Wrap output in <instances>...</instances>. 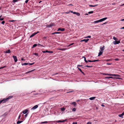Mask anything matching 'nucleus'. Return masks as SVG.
<instances>
[{"instance_id": "nucleus-64", "label": "nucleus", "mask_w": 124, "mask_h": 124, "mask_svg": "<svg viewBox=\"0 0 124 124\" xmlns=\"http://www.w3.org/2000/svg\"><path fill=\"white\" fill-rule=\"evenodd\" d=\"M121 21H124V19H122L121 20Z\"/></svg>"}, {"instance_id": "nucleus-52", "label": "nucleus", "mask_w": 124, "mask_h": 124, "mask_svg": "<svg viewBox=\"0 0 124 124\" xmlns=\"http://www.w3.org/2000/svg\"><path fill=\"white\" fill-rule=\"evenodd\" d=\"M82 65H78L77 66V67H78L79 66L82 67Z\"/></svg>"}, {"instance_id": "nucleus-17", "label": "nucleus", "mask_w": 124, "mask_h": 124, "mask_svg": "<svg viewBox=\"0 0 124 124\" xmlns=\"http://www.w3.org/2000/svg\"><path fill=\"white\" fill-rule=\"evenodd\" d=\"M61 33L60 32H53L52 33V35L54 34H58L59 33Z\"/></svg>"}, {"instance_id": "nucleus-27", "label": "nucleus", "mask_w": 124, "mask_h": 124, "mask_svg": "<svg viewBox=\"0 0 124 124\" xmlns=\"http://www.w3.org/2000/svg\"><path fill=\"white\" fill-rule=\"evenodd\" d=\"M61 110L62 111H64L65 110V108H61Z\"/></svg>"}, {"instance_id": "nucleus-61", "label": "nucleus", "mask_w": 124, "mask_h": 124, "mask_svg": "<svg viewBox=\"0 0 124 124\" xmlns=\"http://www.w3.org/2000/svg\"><path fill=\"white\" fill-rule=\"evenodd\" d=\"M119 76L118 74H116V77H119Z\"/></svg>"}, {"instance_id": "nucleus-15", "label": "nucleus", "mask_w": 124, "mask_h": 124, "mask_svg": "<svg viewBox=\"0 0 124 124\" xmlns=\"http://www.w3.org/2000/svg\"><path fill=\"white\" fill-rule=\"evenodd\" d=\"M104 47H105L104 46H103L102 47H100V49L101 51H102L104 50Z\"/></svg>"}, {"instance_id": "nucleus-30", "label": "nucleus", "mask_w": 124, "mask_h": 124, "mask_svg": "<svg viewBox=\"0 0 124 124\" xmlns=\"http://www.w3.org/2000/svg\"><path fill=\"white\" fill-rule=\"evenodd\" d=\"M102 74L104 75H108L109 76L110 74H108V73H102Z\"/></svg>"}, {"instance_id": "nucleus-31", "label": "nucleus", "mask_w": 124, "mask_h": 124, "mask_svg": "<svg viewBox=\"0 0 124 124\" xmlns=\"http://www.w3.org/2000/svg\"><path fill=\"white\" fill-rule=\"evenodd\" d=\"M37 46V44H34L32 46V48H33L35 47L36 46Z\"/></svg>"}, {"instance_id": "nucleus-57", "label": "nucleus", "mask_w": 124, "mask_h": 124, "mask_svg": "<svg viewBox=\"0 0 124 124\" xmlns=\"http://www.w3.org/2000/svg\"><path fill=\"white\" fill-rule=\"evenodd\" d=\"M70 11L69 12H65V13H66V14H69L70 13Z\"/></svg>"}, {"instance_id": "nucleus-45", "label": "nucleus", "mask_w": 124, "mask_h": 124, "mask_svg": "<svg viewBox=\"0 0 124 124\" xmlns=\"http://www.w3.org/2000/svg\"><path fill=\"white\" fill-rule=\"evenodd\" d=\"M92 123L90 122H88L86 124H91Z\"/></svg>"}, {"instance_id": "nucleus-11", "label": "nucleus", "mask_w": 124, "mask_h": 124, "mask_svg": "<svg viewBox=\"0 0 124 124\" xmlns=\"http://www.w3.org/2000/svg\"><path fill=\"white\" fill-rule=\"evenodd\" d=\"M107 18V17H105L100 20V22H102L106 20Z\"/></svg>"}, {"instance_id": "nucleus-37", "label": "nucleus", "mask_w": 124, "mask_h": 124, "mask_svg": "<svg viewBox=\"0 0 124 124\" xmlns=\"http://www.w3.org/2000/svg\"><path fill=\"white\" fill-rule=\"evenodd\" d=\"M76 110V109L75 108H73L72 109V111L73 112L75 111Z\"/></svg>"}, {"instance_id": "nucleus-16", "label": "nucleus", "mask_w": 124, "mask_h": 124, "mask_svg": "<svg viewBox=\"0 0 124 124\" xmlns=\"http://www.w3.org/2000/svg\"><path fill=\"white\" fill-rule=\"evenodd\" d=\"M85 67H93V66H92V65H91V66H88V65H86V66H85L84 67H82V68L85 69Z\"/></svg>"}, {"instance_id": "nucleus-6", "label": "nucleus", "mask_w": 124, "mask_h": 124, "mask_svg": "<svg viewBox=\"0 0 124 124\" xmlns=\"http://www.w3.org/2000/svg\"><path fill=\"white\" fill-rule=\"evenodd\" d=\"M65 30V29L64 28H59L58 30H57L58 31H63Z\"/></svg>"}, {"instance_id": "nucleus-39", "label": "nucleus", "mask_w": 124, "mask_h": 124, "mask_svg": "<svg viewBox=\"0 0 124 124\" xmlns=\"http://www.w3.org/2000/svg\"><path fill=\"white\" fill-rule=\"evenodd\" d=\"M48 123V122L47 121H45L44 122H42L41 123V124H43V123Z\"/></svg>"}, {"instance_id": "nucleus-59", "label": "nucleus", "mask_w": 124, "mask_h": 124, "mask_svg": "<svg viewBox=\"0 0 124 124\" xmlns=\"http://www.w3.org/2000/svg\"><path fill=\"white\" fill-rule=\"evenodd\" d=\"M118 60H119V59H118V58H116L115 59V60L116 61H117Z\"/></svg>"}, {"instance_id": "nucleus-22", "label": "nucleus", "mask_w": 124, "mask_h": 124, "mask_svg": "<svg viewBox=\"0 0 124 124\" xmlns=\"http://www.w3.org/2000/svg\"><path fill=\"white\" fill-rule=\"evenodd\" d=\"M21 64L22 66L24 65H28V63H22Z\"/></svg>"}, {"instance_id": "nucleus-43", "label": "nucleus", "mask_w": 124, "mask_h": 124, "mask_svg": "<svg viewBox=\"0 0 124 124\" xmlns=\"http://www.w3.org/2000/svg\"><path fill=\"white\" fill-rule=\"evenodd\" d=\"M34 55H36L37 56H38V54L37 53H35L34 54Z\"/></svg>"}, {"instance_id": "nucleus-12", "label": "nucleus", "mask_w": 124, "mask_h": 124, "mask_svg": "<svg viewBox=\"0 0 124 124\" xmlns=\"http://www.w3.org/2000/svg\"><path fill=\"white\" fill-rule=\"evenodd\" d=\"M124 115V112L121 114H119L118 115V116L119 117H122V118H123V116Z\"/></svg>"}, {"instance_id": "nucleus-44", "label": "nucleus", "mask_w": 124, "mask_h": 124, "mask_svg": "<svg viewBox=\"0 0 124 124\" xmlns=\"http://www.w3.org/2000/svg\"><path fill=\"white\" fill-rule=\"evenodd\" d=\"M74 91L73 90H72V91H69V92H67L66 93H71V92H73Z\"/></svg>"}, {"instance_id": "nucleus-60", "label": "nucleus", "mask_w": 124, "mask_h": 124, "mask_svg": "<svg viewBox=\"0 0 124 124\" xmlns=\"http://www.w3.org/2000/svg\"><path fill=\"white\" fill-rule=\"evenodd\" d=\"M96 62H99L100 61V60H96Z\"/></svg>"}, {"instance_id": "nucleus-53", "label": "nucleus", "mask_w": 124, "mask_h": 124, "mask_svg": "<svg viewBox=\"0 0 124 124\" xmlns=\"http://www.w3.org/2000/svg\"><path fill=\"white\" fill-rule=\"evenodd\" d=\"M111 63H107V64L108 65H110L111 64Z\"/></svg>"}, {"instance_id": "nucleus-55", "label": "nucleus", "mask_w": 124, "mask_h": 124, "mask_svg": "<svg viewBox=\"0 0 124 124\" xmlns=\"http://www.w3.org/2000/svg\"><path fill=\"white\" fill-rule=\"evenodd\" d=\"M4 19V18H0V20L1 21H2Z\"/></svg>"}, {"instance_id": "nucleus-49", "label": "nucleus", "mask_w": 124, "mask_h": 124, "mask_svg": "<svg viewBox=\"0 0 124 124\" xmlns=\"http://www.w3.org/2000/svg\"><path fill=\"white\" fill-rule=\"evenodd\" d=\"M28 114V113H27V114H26L25 115V117H26L27 116Z\"/></svg>"}, {"instance_id": "nucleus-7", "label": "nucleus", "mask_w": 124, "mask_h": 124, "mask_svg": "<svg viewBox=\"0 0 124 124\" xmlns=\"http://www.w3.org/2000/svg\"><path fill=\"white\" fill-rule=\"evenodd\" d=\"M38 107V106L37 105H36L33 107L31 109V110H34L37 108Z\"/></svg>"}, {"instance_id": "nucleus-29", "label": "nucleus", "mask_w": 124, "mask_h": 124, "mask_svg": "<svg viewBox=\"0 0 124 124\" xmlns=\"http://www.w3.org/2000/svg\"><path fill=\"white\" fill-rule=\"evenodd\" d=\"M71 104L75 106L76 105V103L75 102H73L71 103Z\"/></svg>"}, {"instance_id": "nucleus-21", "label": "nucleus", "mask_w": 124, "mask_h": 124, "mask_svg": "<svg viewBox=\"0 0 124 124\" xmlns=\"http://www.w3.org/2000/svg\"><path fill=\"white\" fill-rule=\"evenodd\" d=\"M98 5V4L96 5H89V7H95L97 6Z\"/></svg>"}, {"instance_id": "nucleus-3", "label": "nucleus", "mask_w": 124, "mask_h": 124, "mask_svg": "<svg viewBox=\"0 0 124 124\" xmlns=\"http://www.w3.org/2000/svg\"><path fill=\"white\" fill-rule=\"evenodd\" d=\"M39 31H37V32H35L33 33V34H32L30 36V38H31L33 37L34 35L38 33L39 32Z\"/></svg>"}, {"instance_id": "nucleus-48", "label": "nucleus", "mask_w": 124, "mask_h": 124, "mask_svg": "<svg viewBox=\"0 0 124 124\" xmlns=\"http://www.w3.org/2000/svg\"><path fill=\"white\" fill-rule=\"evenodd\" d=\"M74 44V43H71V44H70L69 46H71V45H73V44Z\"/></svg>"}, {"instance_id": "nucleus-2", "label": "nucleus", "mask_w": 124, "mask_h": 124, "mask_svg": "<svg viewBox=\"0 0 124 124\" xmlns=\"http://www.w3.org/2000/svg\"><path fill=\"white\" fill-rule=\"evenodd\" d=\"M120 43V41L119 40L118 41H114L113 42V43L114 45H116Z\"/></svg>"}, {"instance_id": "nucleus-20", "label": "nucleus", "mask_w": 124, "mask_h": 124, "mask_svg": "<svg viewBox=\"0 0 124 124\" xmlns=\"http://www.w3.org/2000/svg\"><path fill=\"white\" fill-rule=\"evenodd\" d=\"M67 49L66 48H62V49L60 48V49H58V50H61L62 51H65Z\"/></svg>"}, {"instance_id": "nucleus-8", "label": "nucleus", "mask_w": 124, "mask_h": 124, "mask_svg": "<svg viewBox=\"0 0 124 124\" xmlns=\"http://www.w3.org/2000/svg\"><path fill=\"white\" fill-rule=\"evenodd\" d=\"M89 40V39H84L81 40L80 42L84 41L85 43H87Z\"/></svg>"}, {"instance_id": "nucleus-5", "label": "nucleus", "mask_w": 124, "mask_h": 124, "mask_svg": "<svg viewBox=\"0 0 124 124\" xmlns=\"http://www.w3.org/2000/svg\"><path fill=\"white\" fill-rule=\"evenodd\" d=\"M11 52V51L10 50H7L6 51H4V53L5 54V53H9Z\"/></svg>"}, {"instance_id": "nucleus-62", "label": "nucleus", "mask_w": 124, "mask_h": 124, "mask_svg": "<svg viewBox=\"0 0 124 124\" xmlns=\"http://www.w3.org/2000/svg\"><path fill=\"white\" fill-rule=\"evenodd\" d=\"M21 60L22 61H24L25 60L23 59V58H22L21 59Z\"/></svg>"}, {"instance_id": "nucleus-10", "label": "nucleus", "mask_w": 124, "mask_h": 124, "mask_svg": "<svg viewBox=\"0 0 124 124\" xmlns=\"http://www.w3.org/2000/svg\"><path fill=\"white\" fill-rule=\"evenodd\" d=\"M1 101V103H4L6 102L7 101V99H4L2 100H0Z\"/></svg>"}, {"instance_id": "nucleus-46", "label": "nucleus", "mask_w": 124, "mask_h": 124, "mask_svg": "<svg viewBox=\"0 0 124 124\" xmlns=\"http://www.w3.org/2000/svg\"><path fill=\"white\" fill-rule=\"evenodd\" d=\"M21 116V114H20L19 115V116L18 118V119H20Z\"/></svg>"}, {"instance_id": "nucleus-25", "label": "nucleus", "mask_w": 124, "mask_h": 124, "mask_svg": "<svg viewBox=\"0 0 124 124\" xmlns=\"http://www.w3.org/2000/svg\"><path fill=\"white\" fill-rule=\"evenodd\" d=\"M113 78L112 77H105V78L107 79H110V78Z\"/></svg>"}, {"instance_id": "nucleus-42", "label": "nucleus", "mask_w": 124, "mask_h": 124, "mask_svg": "<svg viewBox=\"0 0 124 124\" xmlns=\"http://www.w3.org/2000/svg\"><path fill=\"white\" fill-rule=\"evenodd\" d=\"M6 67V66H4L3 67H0V69H3L4 68H5Z\"/></svg>"}, {"instance_id": "nucleus-50", "label": "nucleus", "mask_w": 124, "mask_h": 124, "mask_svg": "<svg viewBox=\"0 0 124 124\" xmlns=\"http://www.w3.org/2000/svg\"><path fill=\"white\" fill-rule=\"evenodd\" d=\"M87 61H88V62H92V60H88Z\"/></svg>"}, {"instance_id": "nucleus-1", "label": "nucleus", "mask_w": 124, "mask_h": 124, "mask_svg": "<svg viewBox=\"0 0 124 124\" xmlns=\"http://www.w3.org/2000/svg\"><path fill=\"white\" fill-rule=\"evenodd\" d=\"M55 25L54 24V23H51L50 24L48 25H46V27L48 28H50L51 27L53 26H55Z\"/></svg>"}, {"instance_id": "nucleus-4", "label": "nucleus", "mask_w": 124, "mask_h": 124, "mask_svg": "<svg viewBox=\"0 0 124 124\" xmlns=\"http://www.w3.org/2000/svg\"><path fill=\"white\" fill-rule=\"evenodd\" d=\"M13 58L15 62H16L17 61V57L16 56L13 55Z\"/></svg>"}, {"instance_id": "nucleus-9", "label": "nucleus", "mask_w": 124, "mask_h": 124, "mask_svg": "<svg viewBox=\"0 0 124 124\" xmlns=\"http://www.w3.org/2000/svg\"><path fill=\"white\" fill-rule=\"evenodd\" d=\"M28 111V110L27 109H26L24 110L23 111V114H26L27 113V112Z\"/></svg>"}, {"instance_id": "nucleus-23", "label": "nucleus", "mask_w": 124, "mask_h": 124, "mask_svg": "<svg viewBox=\"0 0 124 124\" xmlns=\"http://www.w3.org/2000/svg\"><path fill=\"white\" fill-rule=\"evenodd\" d=\"M23 122V121H18L17 122V124H19Z\"/></svg>"}, {"instance_id": "nucleus-36", "label": "nucleus", "mask_w": 124, "mask_h": 124, "mask_svg": "<svg viewBox=\"0 0 124 124\" xmlns=\"http://www.w3.org/2000/svg\"><path fill=\"white\" fill-rule=\"evenodd\" d=\"M19 0H13V2H16L18 1Z\"/></svg>"}, {"instance_id": "nucleus-32", "label": "nucleus", "mask_w": 124, "mask_h": 124, "mask_svg": "<svg viewBox=\"0 0 124 124\" xmlns=\"http://www.w3.org/2000/svg\"><path fill=\"white\" fill-rule=\"evenodd\" d=\"M100 20H98L94 22V23H97L99 22H100Z\"/></svg>"}, {"instance_id": "nucleus-26", "label": "nucleus", "mask_w": 124, "mask_h": 124, "mask_svg": "<svg viewBox=\"0 0 124 124\" xmlns=\"http://www.w3.org/2000/svg\"><path fill=\"white\" fill-rule=\"evenodd\" d=\"M83 58H84V61H85V62L86 63H87L88 61H87L86 60L85 57L84 56H83Z\"/></svg>"}, {"instance_id": "nucleus-40", "label": "nucleus", "mask_w": 124, "mask_h": 124, "mask_svg": "<svg viewBox=\"0 0 124 124\" xmlns=\"http://www.w3.org/2000/svg\"><path fill=\"white\" fill-rule=\"evenodd\" d=\"M53 53V52L52 51H48V53L50 54L52 53Z\"/></svg>"}, {"instance_id": "nucleus-19", "label": "nucleus", "mask_w": 124, "mask_h": 124, "mask_svg": "<svg viewBox=\"0 0 124 124\" xmlns=\"http://www.w3.org/2000/svg\"><path fill=\"white\" fill-rule=\"evenodd\" d=\"M95 98V97H91L89 99L91 100H92L94 99Z\"/></svg>"}, {"instance_id": "nucleus-41", "label": "nucleus", "mask_w": 124, "mask_h": 124, "mask_svg": "<svg viewBox=\"0 0 124 124\" xmlns=\"http://www.w3.org/2000/svg\"><path fill=\"white\" fill-rule=\"evenodd\" d=\"M33 70H32L29 71H28V72H27L26 73V74H28V73H29L30 72H31Z\"/></svg>"}, {"instance_id": "nucleus-56", "label": "nucleus", "mask_w": 124, "mask_h": 124, "mask_svg": "<svg viewBox=\"0 0 124 124\" xmlns=\"http://www.w3.org/2000/svg\"><path fill=\"white\" fill-rule=\"evenodd\" d=\"M58 74V73H55V74H53L52 75L53 76H54V75H55L56 74Z\"/></svg>"}, {"instance_id": "nucleus-47", "label": "nucleus", "mask_w": 124, "mask_h": 124, "mask_svg": "<svg viewBox=\"0 0 124 124\" xmlns=\"http://www.w3.org/2000/svg\"><path fill=\"white\" fill-rule=\"evenodd\" d=\"M5 23V21H2L1 22V23L2 24H4Z\"/></svg>"}, {"instance_id": "nucleus-58", "label": "nucleus", "mask_w": 124, "mask_h": 124, "mask_svg": "<svg viewBox=\"0 0 124 124\" xmlns=\"http://www.w3.org/2000/svg\"><path fill=\"white\" fill-rule=\"evenodd\" d=\"M15 21V20H10L9 21L10 22H14V21Z\"/></svg>"}, {"instance_id": "nucleus-18", "label": "nucleus", "mask_w": 124, "mask_h": 124, "mask_svg": "<svg viewBox=\"0 0 124 124\" xmlns=\"http://www.w3.org/2000/svg\"><path fill=\"white\" fill-rule=\"evenodd\" d=\"M102 53H103L102 52L100 51L98 54V56H99L100 55H102Z\"/></svg>"}, {"instance_id": "nucleus-13", "label": "nucleus", "mask_w": 124, "mask_h": 124, "mask_svg": "<svg viewBox=\"0 0 124 124\" xmlns=\"http://www.w3.org/2000/svg\"><path fill=\"white\" fill-rule=\"evenodd\" d=\"M66 121V120H58L56 122L57 123H59L60 122H65Z\"/></svg>"}, {"instance_id": "nucleus-51", "label": "nucleus", "mask_w": 124, "mask_h": 124, "mask_svg": "<svg viewBox=\"0 0 124 124\" xmlns=\"http://www.w3.org/2000/svg\"><path fill=\"white\" fill-rule=\"evenodd\" d=\"M28 1H29V0H26L25 1V3H28Z\"/></svg>"}, {"instance_id": "nucleus-28", "label": "nucleus", "mask_w": 124, "mask_h": 124, "mask_svg": "<svg viewBox=\"0 0 124 124\" xmlns=\"http://www.w3.org/2000/svg\"><path fill=\"white\" fill-rule=\"evenodd\" d=\"M12 97H13L12 96H10L9 97H8V98H7L6 99H7V101L9 99L12 98Z\"/></svg>"}, {"instance_id": "nucleus-24", "label": "nucleus", "mask_w": 124, "mask_h": 124, "mask_svg": "<svg viewBox=\"0 0 124 124\" xmlns=\"http://www.w3.org/2000/svg\"><path fill=\"white\" fill-rule=\"evenodd\" d=\"M110 76H112L114 77H116V74H110Z\"/></svg>"}, {"instance_id": "nucleus-63", "label": "nucleus", "mask_w": 124, "mask_h": 124, "mask_svg": "<svg viewBox=\"0 0 124 124\" xmlns=\"http://www.w3.org/2000/svg\"><path fill=\"white\" fill-rule=\"evenodd\" d=\"M77 122H73V124H77Z\"/></svg>"}, {"instance_id": "nucleus-33", "label": "nucleus", "mask_w": 124, "mask_h": 124, "mask_svg": "<svg viewBox=\"0 0 124 124\" xmlns=\"http://www.w3.org/2000/svg\"><path fill=\"white\" fill-rule=\"evenodd\" d=\"M34 63V62H33L32 63H28V65H31L33 64Z\"/></svg>"}, {"instance_id": "nucleus-54", "label": "nucleus", "mask_w": 124, "mask_h": 124, "mask_svg": "<svg viewBox=\"0 0 124 124\" xmlns=\"http://www.w3.org/2000/svg\"><path fill=\"white\" fill-rule=\"evenodd\" d=\"M91 37V36H88L87 37V38H90Z\"/></svg>"}, {"instance_id": "nucleus-35", "label": "nucleus", "mask_w": 124, "mask_h": 124, "mask_svg": "<svg viewBox=\"0 0 124 124\" xmlns=\"http://www.w3.org/2000/svg\"><path fill=\"white\" fill-rule=\"evenodd\" d=\"M113 39L114 40H115V41H116L117 39V38H116V37H115L114 36L113 37Z\"/></svg>"}, {"instance_id": "nucleus-34", "label": "nucleus", "mask_w": 124, "mask_h": 124, "mask_svg": "<svg viewBox=\"0 0 124 124\" xmlns=\"http://www.w3.org/2000/svg\"><path fill=\"white\" fill-rule=\"evenodd\" d=\"M76 14L78 16H79L80 15V13L78 12H77Z\"/></svg>"}, {"instance_id": "nucleus-38", "label": "nucleus", "mask_w": 124, "mask_h": 124, "mask_svg": "<svg viewBox=\"0 0 124 124\" xmlns=\"http://www.w3.org/2000/svg\"><path fill=\"white\" fill-rule=\"evenodd\" d=\"M93 11H92L90 12H88V14H92L93 13Z\"/></svg>"}, {"instance_id": "nucleus-14", "label": "nucleus", "mask_w": 124, "mask_h": 124, "mask_svg": "<svg viewBox=\"0 0 124 124\" xmlns=\"http://www.w3.org/2000/svg\"><path fill=\"white\" fill-rule=\"evenodd\" d=\"M77 68H78L80 70V72H81L82 74H83L84 75V73L83 71H82L80 69L79 67H77Z\"/></svg>"}]
</instances>
